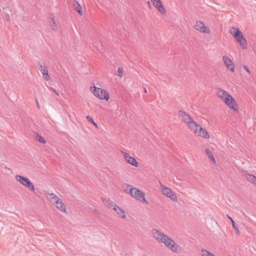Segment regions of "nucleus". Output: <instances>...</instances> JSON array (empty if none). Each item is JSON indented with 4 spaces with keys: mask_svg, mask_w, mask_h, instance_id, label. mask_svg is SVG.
Instances as JSON below:
<instances>
[{
    "mask_svg": "<svg viewBox=\"0 0 256 256\" xmlns=\"http://www.w3.org/2000/svg\"><path fill=\"white\" fill-rule=\"evenodd\" d=\"M178 116L182 120L187 124L189 129L196 136L206 140L210 138L208 131L194 120L188 113L183 110H180Z\"/></svg>",
    "mask_w": 256,
    "mask_h": 256,
    "instance_id": "nucleus-1",
    "label": "nucleus"
},
{
    "mask_svg": "<svg viewBox=\"0 0 256 256\" xmlns=\"http://www.w3.org/2000/svg\"><path fill=\"white\" fill-rule=\"evenodd\" d=\"M216 94L218 98L234 112H238L239 106L235 99L225 90L218 88Z\"/></svg>",
    "mask_w": 256,
    "mask_h": 256,
    "instance_id": "nucleus-2",
    "label": "nucleus"
},
{
    "mask_svg": "<svg viewBox=\"0 0 256 256\" xmlns=\"http://www.w3.org/2000/svg\"><path fill=\"white\" fill-rule=\"evenodd\" d=\"M228 32L243 50H246L248 48L247 40L244 38L242 32L238 28L230 26L228 29Z\"/></svg>",
    "mask_w": 256,
    "mask_h": 256,
    "instance_id": "nucleus-3",
    "label": "nucleus"
},
{
    "mask_svg": "<svg viewBox=\"0 0 256 256\" xmlns=\"http://www.w3.org/2000/svg\"><path fill=\"white\" fill-rule=\"evenodd\" d=\"M154 237L159 242L164 243L168 248H170L174 252L176 251L175 242L164 233L156 229L152 230Z\"/></svg>",
    "mask_w": 256,
    "mask_h": 256,
    "instance_id": "nucleus-4",
    "label": "nucleus"
},
{
    "mask_svg": "<svg viewBox=\"0 0 256 256\" xmlns=\"http://www.w3.org/2000/svg\"><path fill=\"white\" fill-rule=\"evenodd\" d=\"M46 196V198L50 200L52 204L55 205L57 208L60 210L62 212H66V208L64 204L57 196L53 193H47Z\"/></svg>",
    "mask_w": 256,
    "mask_h": 256,
    "instance_id": "nucleus-5",
    "label": "nucleus"
},
{
    "mask_svg": "<svg viewBox=\"0 0 256 256\" xmlns=\"http://www.w3.org/2000/svg\"><path fill=\"white\" fill-rule=\"evenodd\" d=\"M127 186L130 187V193L132 196L141 202H146L144 192L137 188L132 187L130 185H128Z\"/></svg>",
    "mask_w": 256,
    "mask_h": 256,
    "instance_id": "nucleus-6",
    "label": "nucleus"
},
{
    "mask_svg": "<svg viewBox=\"0 0 256 256\" xmlns=\"http://www.w3.org/2000/svg\"><path fill=\"white\" fill-rule=\"evenodd\" d=\"M90 89L94 94L100 100H108L109 98L108 92L106 90H102L101 88L93 86L90 88Z\"/></svg>",
    "mask_w": 256,
    "mask_h": 256,
    "instance_id": "nucleus-7",
    "label": "nucleus"
},
{
    "mask_svg": "<svg viewBox=\"0 0 256 256\" xmlns=\"http://www.w3.org/2000/svg\"><path fill=\"white\" fill-rule=\"evenodd\" d=\"M15 178L22 184L27 187L30 190L32 191L35 190L34 186L28 178L20 175H16Z\"/></svg>",
    "mask_w": 256,
    "mask_h": 256,
    "instance_id": "nucleus-8",
    "label": "nucleus"
},
{
    "mask_svg": "<svg viewBox=\"0 0 256 256\" xmlns=\"http://www.w3.org/2000/svg\"><path fill=\"white\" fill-rule=\"evenodd\" d=\"M193 27L196 30L202 34H209L210 32V28L200 20H196Z\"/></svg>",
    "mask_w": 256,
    "mask_h": 256,
    "instance_id": "nucleus-9",
    "label": "nucleus"
},
{
    "mask_svg": "<svg viewBox=\"0 0 256 256\" xmlns=\"http://www.w3.org/2000/svg\"><path fill=\"white\" fill-rule=\"evenodd\" d=\"M222 60L226 66L231 72H234L235 71V66L232 60L226 56H222Z\"/></svg>",
    "mask_w": 256,
    "mask_h": 256,
    "instance_id": "nucleus-10",
    "label": "nucleus"
},
{
    "mask_svg": "<svg viewBox=\"0 0 256 256\" xmlns=\"http://www.w3.org/2000/svg\"><path fill=\"white\" fill-rule=\"evenodd\" d=\"M122 153L126 162L136 167L138 166V164L134 158L131 156L128 153L126 152H122Z\"/></svg>",
    "mask_w": 256,
    "mask_h": 256,
    "instance_id": "nucleus-11",
    "label": "nucleus"
},
{
    "mask_svg": "<svg viewBox=\"0 0 256 256\" xmlns=\"http://www.w3.org/2000/svg\"><path fill=\"white\" fill-rule=\"evenodd\" d=\"M153 5L156 8L159 12L162 15L166 14V10L164 8L160 0H151Z\"/></svg>",
    "mask_w": 256,
    "mask_h": 256,
    "instance_id": "nucleus-12",
    "label": "nucleus"
},
{
    "mask_svg": "<svg viewBox=\"0 0 256 256\" xmlns=\"http://www.w3.org/2000/svg\"><path fill=\"white\" fill-rule=\"evenodd\" d=\"M162 194L167 197L170 198L173 201L176 202V194L172 190L167 187L163 186L162 188Z\"/></svg>",
    "mask_w": 256,
    "mask_h": 256,
    "instance_id": "nucleus-13",
    "label": "nucleus"
},
{
    "mask_svg": "<svg viewBox=\"0 0 256 256\" xmlns=\"http://www.w3.org/2000/svg\"><path fill=\"white\" fill-rule=\"evenodd\" d=\"M245 178L250 183L256 186V176L249 174H246Z\"/></svg>",
    "mask_w": 256,
    "mask_h": 256,
    "instance_id": "nucleus-14",
    "label": "nucleus"
},
{
    "mask_svg": "<svg viewBox=\"0 0 256 256\" xmlns=\"http://www.w3.org/2000/svg\"><path fill=\"white\" fill-rule=\"evenodd\" d=\"M114 210L118 214V215L122 218H126L124 212L120 206H117L113 208Z\"/></svg>",
    "mask_w": 256,
    "mask_h": 256,
    "instance_id": "nucleus-15",
    "label": "nucleus"
},
{
    "mask_svg": "<svg viewBox=\"0 0 256 256\" xmlns=\"http://www.w3.org/2000/svg\"><path fill=\"white\" fill-rule=\"evenodd\" d=\"M74 7L75 10L78 13L80 16L82 15V7L78 2L76 0H74Z\"/></svg>",
    "mask_w": 256,
    "mask_h": 256,
    "instance_id": "nucleus-16",
    "label": "nucleus"
},
{
    "mask_svg": "<svg viewBox=\"0 0 256 256\" xmlns=\"http://www.w3.org/2000/svg\"><path fill=\"white\" fill-rule=\"evenodd\" d=\"M204 152L210 158V160H212V162L215 164L216 163V160L214 158V156H213V154L212 152L208 148H206L204 150Z\"/></svg>",
    "mask_w": 256,
    "mask_h": 256,
    "instance_id": "nucleus-17",
    "label": "nucleus"
},
{
    "mask_svg": "<svg viewBox=\"0 0 256 256\" xmlns=\"http://www.w3.org/2000/svg\"><path fill=\"white\" fill-rule=\"evenodd\" d=\"M200 252L202 256H216L214 254L205 249L201 250Z\"/></svg>",
    "mask_w": 256,
    "mask_h": 256,
    "instance_id": "nucleus-18",
    "label": "nucleus"
},
{
    "mask_svg": "<svg viewBox=\"0 0 256 256\" xmlns=\"http://www.w3.org/2000/svg\"><path fill=\"white\" fill-rule=\"evenodd\" d=\"M42 72V74L44 78L46 80H49L50 76H48L47 68L46 66H44V70Z\"/></svg>",
    "mask_w": 256,
    "mask_h": 256,
    "instance_id": "nucleus-19",
    "label": "nucleus"
},
{
    "mask_svg": "<svg viewBox=\"0 0 256 256\" xmlns=\"http://www.w3.org/2000/svg\"><path fill=\"white\" fill-rule=\"evenodd\" d=\"M36 138L37 140L42 144H46V140L40 134H39L38 132L36 134Z\"/></svg>",
    "mask_w": 256,
    "mask_h": 256,
    "instance_id": "nucleus-20",
    "label": "nucleus"
},
{
    "mask_svg": "<svg viewBox=\"0 0 256 256\" xmlns=\"http://www.w3.org/2000/svg\"><path fill=\"white\" fill-rule=\"evenodd\" d=\"M86 118L88 120V122H91L96 128H98V126L97 124L94 122V120L92 117H90V116H87Z\"/></svg>",
    "mask_w": 256,
    "mask_h": 256,
    "instance_id": "nucleus-21",
    "label": "nucleus"
},
{
    "mask_svg": "<svg viewBox=\"0 0 256 256\" xmlns=\"http://www.w3.org/2000/svg\"><path fill=\"white\" fill-rule=\"evenodd\" d=\"M232 228H234V230L236 231V234H240V230L238 228V226L236 224L234 221H232Z\"/></svg>",
    "mask_w": 256,
    "mask_h": 256,
    "instance_id": "nucleus-22",
    "label": "nucleus"
},
{
    "mask_svg": "<svg viewBox=\"0 0 256 256\" xmlns=\"http://www.w3.org/2000/svg\"><path fill=\"white\" fill-rule=\"evenodd\" d=\"M122 71L123 70L122 68H118V75L120 78H122Z\"/></svg>",
    "mask_w": 256,
    "mask_h": 256,
    "instance_id": "nucleus-23",
    "label": "nucleus"
},
{
    "mask_svg": "<svg viewBox=\"0 0 256 256\" xmlns=\"http://www.w3.org/2000/svg\"><path fill=\"white\" fill-rule=\"evenodd\" d=\"M117 206V205H116L115 204V203H114V202H109V204H108V208H114V207H116Z\"/></svg>",
    "mask_w": 256,
    "mask_h": 256,
    "instance_id": "nucleus-24",
    "label": "nucleus"
},
{
    "mask_svg": "<svg viewBox=\"0 0 256 256\" xmlns=\"http://www.w3.org/2000/svg\"><path fill=\"white\" fill-rule=\"evenodd\" d=\"M242 68L248 74H251V72L249 69V68L247 66L244 65V66H243Z\"/></svg>",
    "mask_w": 256,
    "mask_h": 256,
    "instance_id": "nucleus-25",
    "label": "nucleus"
},
{
    "mask_svg": "<svg viewBox=\"0 0 256 256\" xmlns=\"http://www.w3.org/2000/svg\"><path fill=\"white\" fill-rule=\"evenodd\" d=\"M51 26L54 30L58 28V24H56V22H54L53 24H51Z\"/></svg>",
    "mask_w": 256,
    "mask_h": 256,
    "instance_id": "nucleus-26",
    "label": "nucleus"
},
{
    "mask_svg": "<svg viewBox=\"0 0 256 256\" xmlns=\"http://www.w3.org/2000/svg\"><path fill=\"white\" fill-rule=\"evenodd\" d=\"M50 24H53L54 22H56L54 20V16L53 14H51L50 15Z\"/></svg>",
    "mask_w": 256,
    "mask_h": 256,
    "instance_id": "nucleus-27",
    "label": "nucleus"
},
{
    "mask_svg": "<svg viewBox=\"0 0 256 256\" xmlns=\"http://www.w3.org/2000/svg\"><path fill=\"white\" fill-rule=\"evenodd\" d=\"M38 68H39L40 70L42 72L44 70V67H43V66L42 64H40Z\"/></svg>",
    "mask_w": 256,
    "mask_h": 256,
    "instance_id": "nucleus-28",
    "label": "nucleus"
},
{
    "mask_svg": "<svg viewBox=\"0 0 256 256\" xmlns=\"http://www.w3.org/2000/svg\"><path fill=\"white\" fill-rule=\"evenodd\" d=\"M50 89L51 90H52V91H53L54 92H55L57 95H58V92H56V91L54 88H51V87H50Z\"/></svg>",
    "mask_w": 256,
    "mask_h": 256,
    "instance_id": "nucleus-29",
    "label": "nucleus"
},
{
    "mask_svg": "<svg viewBox=\"0 0 256 256\" xmlns=\"http://www.w3.org/2000/svg\"><path fill=\"white\" fill-rule=\"evenodd\" d=\"M226 216L230 220L231 222H232V221H234L233 220V219L228 215V214H227L226 215Z\"/></svg>",
    "mask_w": 256,
    "mask_h": 256,
    "instance_id": "nucleus-30",
    "label": "nucleus"
},
{
    "mask_svg": "<svg viewBox=\"0 0 256 256\" xmlns=\"http://www.w3.org/2000/svg\"><path fill=\"white\" fill-rule=\"evenodd\" d=\"M6 18L7 20H10V16L8 14H6Z\"/></svg>",
    "mask_w": 256,
    "mask_h": 256,
    "instance_id": "nucleus-31",
    "label": "nucleus"
},
{
    "mask_svg": "<svg viewBox=\"0 0 256 256\" xmlns=\"http://www.w3.org/2000/svg\"><path fill=\"white\" fill-rule=\"evenodd\" d=\"M148 5L149 8H151V4L149 1L148 2Z\"/></svg>",
    "mask_w": 256,
    "mask_h": 256,
    "instance_id": "nucleus-32",
    "label": "nucleus"
},
{
    "mask_svg": "<svg viewBox=\"0 0 256 256\" xmlns=\"http://www.w3.org/2000/svg\"><path fill=\"white\" fill-rule=\"evenodd\" d=\"M144 92H145L146 93V92H147L146 90V88H144Z\"/></svg>",
    "mask_w": 256,
    "mask_h": 256,
    "instance_id": "nucleus-33",
    "label": "nucleus"
},
{
    "mask_svg": "<svg viewBox=\"0 0 256 256\" xmlns=\"http://www.w3.org/2000/svg\"><path fill=\"white\" fill-rule=\"evenodd\" d=\"M37 104H38V106L39 107V104L38 102H37Z\"/></svg>",
    "mask_w": 256,
    "mask_h": 256,
    "instance_id": "nucleus-34",
    "label": "nucleus"
}]
</instances>
